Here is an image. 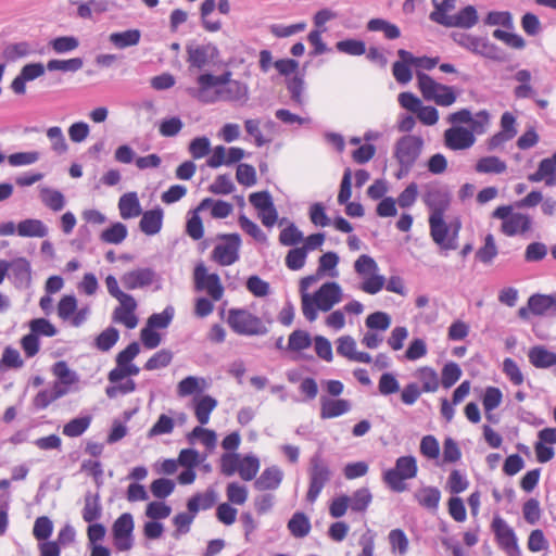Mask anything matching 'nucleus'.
I'll return each mask as SVG.
<instances>
[{
    "label": "nucleus",
    "mask_w": 556,
    "mask_h": 556,
    "mask_svg": "<svg viewBox=\"0 0 556 556\" xmlns=\"http://www.w3.org/2000/svg\"><path fill=\"white\" fill-rule=\"evenodd\" d=\"M430 236L432 240L443 250H455L460 224L452 229L444 216H429Z\"/></svg>",
    "instance_id": "1a4fd4ad"
},
{
    "label": "nucleus",
    "mask_w": 556,
    "mask_h": 556,
    "mask_svg": "<svg viewBox=\"0 0 556 556\" xmlns=\"http://www.w3.org/2000/svg\"><path fill=\"white\" fill-rule=\"evenodd\" d=\"M239 476L244 481L253 480L260 470V459L253 454L240 456Z\"/></svg>",
    "instance_id": "79ce46f5"
},
{
    "label": "nucleus",
    "mask_w": 556,
    "mask_h": 556,
    "mask_svg": "<svg viewBox=\"0 0 556 556\" xmlns=\"http://www.w3.org/2000/svg\"><path fill=\"white\" fill-rule=\"evenodd\" d=\"M52 374L56 377V381L71 387L79 381L77 372L72 370L64 361H59L53 365Z\"/></svg>",
    "instance_id": "49530a36"
},
{
    "label": "nucleus",
    "mask_w": 556,
    "mask_h": 556,
    "mask_svg": "<svg viewBox=\"0 0 556 556\" xmlns=\"http://www.w3.org/2000/svg\"><path fill=\"white\" fill-rule=\"evenodd\" d=\"M175 315L173 306H166L162 313L152 314L147 321V326L152 329H164L169 326Z\"/></svg>",
    "instance_id": "603ef678"
},
{
    "label": "nucleus",
    "mask_w": 556,
    "mask_h": 556,
    "mask_svg": "<svg viewBox=\"0 0 556 556\" xmlns=\"http://www.w3.org/2000/svg\"><path fill=\"white\" fill-rule=\"evenodd\" d=\"M479 21L477 9L473 5H467L451 17L441 16L440 25L444 27H458L464 29L472 28Z\"/></svg>",
    "instance_id": "6ab92c4d"
},
{
    "label": "nucleus",
    "mask_w": 556,
    "mask_h": 556,
    "mask_svg": "<svg viewBox=\"0 0 556 556\" xmlns=\"http://www.w3.org/2000/svg\"><path fill=\"white\" fill-rule=\"evenodd\" d=\"M531 227V217L522 213H514L506 222L502 223V231L508 237L525 233L529 231Z\"/></svg>",
    "instance_id": "a878e982"
},
{
    "label": "nucleus",
    "mask_w": 556,
    "mask_h": 556,
    "mask_svg": "<svg viewBox=\"0 0 556 556\" xmlns=\"http://www.w3.org/2000/svg\"><path fill=\"white\" fill-rule=\"evenodd\" d=\"M531 182H544L547 187L556 186V152L551 157L543 159L538 169L528 176Z\"/></svg>",
    "instance_id": "412c9836"
},
{
    "label": "nucleus",
    "mask_w": 556,
    "mask_h": 556,
    "mask_svg": "<svg viewBox=\"0 0 556 556\" xmlns=\"http://www.w3.org/2000/svg\"><path fill=\"white\" fill-rule=\"evenodd\" d=\"M282 479V470L278 466H270L255 480L254 488L258 491L277 490Z\"/></svg>",
    "instance_id": "bb28decb"
},
{
    "label": "nucleus",
    "mask_w": 556,
    "mask_h": 556,
    "mask_svg": "<svg viewBox=\"0 0 556 556\" xmlns=\"http://www.w3.org/2000/svg\"><path fill=\"white\" fill-rule=\"evenodd\" d=\"M140 31L138 29H129L122 33H112L110 41L119 49L136 46L140 40Z\"/></svg>",
    "instance_id": "de8ad7c7"
},
{
    "label": "nucleus",
    "mask_w": 556,
    "mask_h": 556,
    "mask_svg": "<svg viewBox=\"0 0 556 556\" xmlns=\"http://www.w3.org/2000/svg\"><path fill=\"white\" fill-rule=\"evenodd\" d=\"M155 277V273L151 268H137L125 273L121 277L123 286L128 290L141 289L150 286Z\"/></svg>",
    "instance_id": "4be33fe9"
},
{
    "label": "nucleus",
    "mask_w": 556,
    "mask_h": 556,
    "mask_svg": "<svg viewBox=\"0 0 556 556\" xmlns=\"http://www.w3.org/2000/svg\"><path fill=\"white\" fill-rule=\"evenodd\" d=\"M92 421L90 415L76 417L63 426V434L68 438L80 437L89 428Z\"/></svg>",
    "instance_id": "c03bdc74"
},
{
    "label": "nucleus",
    "mask_w": 556,
    "mask_h": 556,
    "mask_svg": "<svg viewBox=\"0 0 556 556\" xmlns=\"http://www.w3.org/2000/svg\"><path fill=\"white\" fill-rule=\"evenodd\" d=\"M127 235V227L123 223L116 222L101 232L100 239L105 243L119 244L126 239Z\"/></svg>",
    "instance_id": "a18cd8bd"
},
{
    "label": "nucleus",
    "mask_w": 556,
    "mask_h": 556,
    "mask_svg": "<svg viewBox=\"0 0 556 556\" xmlns=\"http://www.w3.org/2000/svg\"><path fill=\"white\" fill-rule=\"evenodd\" d=\"M496 255L497 247L495 244L494 237L489 233L484 238L483 247L477 251L476 257L484 264H490Z\"/></svg>",
    "instance_id": "052dcab7"
},
{
    "label": "nucleus",
    "mask_w": 556,
    "mask_h": 556,
    "mask_svg": "<svg viewBox=\"0 0 556 556\" xmlns=\"http://www.w3.org/2000/svg\"><path fill=\"white\" fill-rule=\"evenodd\" d=\"M227 323L240 336H263L268 332L262 319L244 308H230Z\"/></svg>",
    "instance_id": "20e7f679"
},
{
    "label": "nucleus",
    "mask_w": 556,
    "mask_h": 556,
    "mask_svg": "<svg viewBox=\"0 0 556 556\" xmlns=\"http://www.w3.org/2000/svg\"><path fill=\"white\" fill-rule=\"evenodd\" d=\"M223 239L227 242L214 248L212 258L222 266H229L239 260L241 239L238 233L224 235Z\"/></svg>",
    "instance_id": "ddd939ff"
},
{
    "label": "nucleus",
    "mask_w": 556,
    "mask_h": 556,
    "mask_svg": "<svg viewBox=\"0 0 556 556\" xmlns=\"http://www.w3.org/2000/svg\"><path fill=\"white\" fill-rule=\"evenodd\" d=\"M528 305L534 315L556 312V292L553 294H533L529 298Z\"/></svg>",
    "instance_id": "7c9ffc66"
},
{
    "label": "nucleus",
    "mask_w": 556,
    "mask_h": 556,
    "mask_svg": "<svg viewBox=\"0 0 556 556\" xmlns=\"http://www.w3.org/2000/svg\"><path fill=\"white\" fill-rule=\"evenodd\" d=\"M351 403L344 399L320 397V417L330 419L342 416L351 410Z\"/></svg>",
    "instance_id": "b1692460"
},
{
    "label": "nucleus",
    "mask_w": 556,
    "mask_h": 556,
    "mask_svg": "<svg viewBox=\"0 0 556 556\" xmlns=\"http://www.w3.org/2000/svg\"><path fill=\"white\" fill-rule=\"evenodd\" d=\"M354 271L362 279L359 289L368 294H377L384 288L386 278L379 274L377 262L367 254L359 255L354 262Z\"/></svg>",
    "instance_id": "7ed1b4c3"
},
{
    "label": "nucleus",
    "mask_w": 556,
    "mask_h": 556,
    "mask_svg": "<svg viewBox=\"0 0 556 556\" xmlns=\"http://www.w3.org/2000/svg\"><path fill=\"white\" fill-rule=\"evenodd\" d=\"M491 530L495 535L498 546L508 556H520L517 535L514 529L500 515L494 516Z\"/></svg>",
    "instance_id": "9d476101"
},
{
    "label": "nucleus",
    "mask_w": 556,
    "mask_h": 556,
    "mask_svg": "<svg viewBox=\"0 0 556 556\" xmlns=\"http://www.w3.org/2000/svg\"><path fill=\"white\" fill-rule=\"evenodd\" d=\"M514 79L519 84L514 89L516 99H527L534 94V89L531 85L532 75L528 70H519L514 75Z\"/></svg>",
    "instance_id": "e433bc0d"
},
{
    "label": "nucleus",
    "mask_w": 556,
    "mask_h": 556,
    "mask_svg": "<svg viewBox=\"0 0 556 556\" xmlns=\"http://www.w3.org/2000/svg\"><path fill=\"white\" fill-rule=\"evenodd\" d=\"M424 201L430 210V216H444L450 205V195L440 188H431L425 194Z\"/></svg>",
    "instance_id": "5701e85b"
},
{
    "label": "nucleus",
    "mask_w": 556,
    "mask_h": 556,
    "mask_svg": "<svg viewBox=\"0 0 556 556\" xmlns=\"http://www.w3.org/2000/svg\"><path fill=\"white\" fill-rule=\"evenodd\" d=\"M231 76L232 73L230 71H226L218 76L210 73H203L197 78L198 87L190 88L188 92L202 103H214L212 92H214V89L222 88L233 83L235 79H231Z\"/></svg>",
    "instance_id": "0eeeda50"
},
{
    "label": "nucleus",
    "mask_w": 556,
    "mask_h": 556,
    "mask_svg": "<svg viewBox=\"0 0 556 556\" xmlns=\"http://www.w3.org/2000/svg\"><path fill=\"white\" fill-rule=\"evenodd\" d=\"M193 276L197 290H205L214 301H219L223 298L224 288L219 276L208 274L204 264L195 266Z\"/></svg>",
    "instance_id": "f8f14e48"
},
{
    "label": "nucleus",
    "mask_w": 556,
    "mask_h": 556,
    "mask_svg": "<svg viewBox=\"0 0 556 556\" xmlns=\"http://www.w3.org/2000/svg\"><path fill=\"white\" fill-rule=\"evenodd\" d=\"M118 210L123 219L141 215L142 210L136 192H127L119 198Z\"/></svg>",
    "instance_id": "2f4dec72"
},
{
    "label": "nucleus",
    "mask_w": 556,
    "mask_h": 556,
    "mask_svg": "<svg viewBox=\"0 0 556 556\" xmlns=\"http://www.w3.org/2000/svg\"><path fill=\"white\" fill-rule=\"evenodd\" d=\"M29 329L36 337H54L58 333L56 328L46 318H35L29 321Z\"/></svg>",
    "instance_id": "69168bd1"
},
{
    "label": "nucleus",
    "mask_w": 556,
    "mask_h": 556,
    "mask_svg": "<svg viewBox=\"0 0 556 556\" xmlns=\"http://www.w3.org/2000/svg\"><path fill=\"white\" fill-rule=\"evenodd\" d=\"M187 54V61L190 66L201 70L210 62L216 60L219 56V51L215 45L210 42L205 45L188 46Z\"/></svg>",
    "instance_id": "dca6fc26"
},
{
    "label": "nucleus",
    "mask_w": 556,
    "mask_h": 556,
    "mask_svg": "<svg viewBox=\"0 0 556 556\" xmlns=\"http://www.w3.org/2000/svg\"><path fill=\"white\" fill-rule=\"evenodd\" d=\"M312 345V338L308 332L304 330H294L288 340V350L300 352L308 349Z\"/></svg>",
    "instance_id": "864d4df0"
},
{
    "label": "nucleus",
    "mask_w": 556,
    "mask_h": 556,
    "mask_svg": "<svg viewBox=\"0 0 556 556\" xmlns=\"http://www.w3.org/2000/svg\"><path fill=\"white\" fill-rule=\"evenodd\" d=\"M235 190V185L230 175H218L215 180L210 185L208 191L214 194H230Z\"/></svg>",
    "instance_id": "774afa93"
},
{
    "label": "nucleus",
    "mask_w": 556,
    "mask_h": 556,
    "mask_svg": "<svg viewBox=\"0 0 556 556\" xmlns=\"http://www.w3.org/2000/svg\"><path fill=\"white\" fill-rule=\"evenodd\" d=\"M372 495L367 488L356 490L351 496H348L350 508L353 511L362 513L367 509L371 503Z\"/></svg>",
    "instance_id": "8fccbe9b"
},
{
    "label": "nucleus",
    "mask_w": 556,
    "mask_h": 556,
    "mask_svg": "<svg viewBox=\"0 0 556 556\" xmlns=\"http://www.w3.org/2000/svg\"><path fill=\"white\" fill-rule=\"evenodd\" d=\"M49 229L45 223L36 218H27L17 224V235L29 238H43Z\"/></svg>",
    "instance_id": "473e14b6"
},
{
    "label": "nucleus",
    "mask_w": 556,
    "mask_h": 556,
    "mask_svg": "<svg viewBox=\"0 0 556 556\" xmlns=\"http://www.w3.org/2000/svg\"><path fill=\"white\" fill-rule=\"evenodd\" d=\"M173 359V353L169 350H160L153 354L144 364L147 370H156L164 368L170 364Z\"/></svg>",
    "instance_id": "e2e57ef3"
},
{
    "label": "nucleus",
    "mask_w": 556,
    "mask_h": 556,
    "mask_svg": "<svg viewBox=\"0 0 556 556\" xmlns=\"http://www.w3.org/2000/svg\"><path fill=\"white\" fill-rule=\"evenodd\" d=\"M208 207H211V215L213 218H226L233 210V206L226 201L205 198L201 201L197 211H203Z\"/></svg>",
    "instance_id": "c9c22d12"
},
{
    "label": "nucleus",
    "mask_w": 556,
    "mask_h": 556,
    "mask_svg": "<svg viewBox=\"0 0 556 556\" xmlns=\"http://www.w3.org/2000/svg\"><path fill=\"white\" fill-rule=\"evenodd\" d=\"M418 471L417 462L414 456H401L395 462V467L383 472L384 483L394 492L406 490L405 480L416 477Z\"/></svg>",
    "instance_id": "39448f33"
},
{
    "label": "nucleus",
    "mask_w": 556,
    "mask_h": 556,
    "mask_svg": "<svg viewBox=\"0 0 556 556\" xmlns=\"http://www.w3.org/2000/svg\"><path fill=\"white\" fill-rule=\"evenodd\" d=\"M118 303V306L113 311V321L124 325L127 329L136 328L138 325V317L136 315L138 304L135 298L130 294L119 300Z\"/></svg>",
    "instance_id": "f3484780"
},
{
    "label": "nucleus",
    "mask_w": 556,
    "mask_h": 556,
    "mask_svg": "<svg viewBox=\"0 0 556 556\" xmlns=\"http://www.w3.org/2000/svg\"><path fill=\"white\" fill-rule=\"evenodd\" d=\"M188 150L194 160L202 159L210 153L211 141L205 136L197 137L190 141Z\"/></svg>",
    "instance_id": "338daca9"
},
{
    "label": "nucleus",
    "mask_w": 556,
    "mask_h": 556,
    "mask_svg": "<svg viewBox=\"0 0 556 556\" xmlns=\"http://www.w3.org/2000/svg\"><path fill=\"white\" fill-rule=\"evenodd\" d=\"M506 168V163L494 155L483 156L475 165V169L479 174H502Z\"/></svg>",
    "instance_id": "4c0bfd02"
},
{
    "label": "nucleus",
    "mask_w": 556,
    "mask_h": 556,
    "mask_svg": "<svg viewBox=\"0 0 556 556\" xmlns=\"http://www.w3.org/2000/svg\"><path fill=\"white\" fill-rule=\"evenodd\" d=\"M47 138L50 141L51 151L58 155H63L68 151V144L66 142L63 130L59 126L49 127L46 131Z\"/></svg>",
    "instance_id": "37998d69"
},
{
    "label": "nucleus",
    "mask_w": 556,
    "mask_h": 556,
    "mask_svg": "<svg viewBox=\"0 0 556 556\" xmlns=\"http://www.w3.org/2000/svg\"><path fill=\"white\" fill-rule=\"evenodd\" d=\"M414 498L422 508L434 513L439 508L441 491L437 486H422L415 491Z\"/></svg>",
    "instance_id": "cd10ccee"
},
{
    "label": "nucleus",
    "mask_w": 556,
    "mask_h": 556,
    "mask_svg": "<svg viewBox=\"0 0 556 556\" xmlns=\"http://www.w3.org/2000/svg\"><path fill=\"white\" fill-rule=\"evenodd\" d=\"M47 66L42 63H29L22 67L20 74L11 83V89L15 94L26 92V83L33 81L45 74Z\"/></svg>",
    "instance_id": "aec40b11"
},
{
    "label": "nucleus",
    "mask_w": 556,
    "mask_h": 556,
    "mask_svg": "<svg viewBox=\"0 0 556 556\" xmlns=\"http://www.w3.org/2000/svg\"><path fill=\"white\" fill-rule=\"evenodd\" d=\"M331 470L320 454H315L309 459L308 478L309 485L306 500L314 503L326 484L331 480Z\"/></svg>",
    "instance_id": "6e6552de"
},
{
    "label": "nucleus",
    "mask_w": 556,
    "mask_h": 556,
    "mask_svg": "<svg viewBox=\"0 0 556 556\" xmlns=\"http://www.w3.org/2000/svg\"><path fill=\"white\" fill-rule=\"evenodd\" d=\"M389 543L394 553L403 556L408 551V539L402 529H393L389 533Z\"/></svg>",
    "instance_id": "bf43d9fd"
},
{
    "label": "nucleus",
    "mask_w": 556,
    "mask_h": 556,
    "mask_svg": "<svg viewBox=\"0 0 556 556\" xmlns=\"http://www.w3.org/2000/svg\"><path fill=\"white\" fill-rule=\"evenodd\" d=\"M417 85L425 100L434 102L439 106H451L457 100V93L452 86L434 80L428 74L416 73Z\"/></svg>",
    "instance_id": "f03ea898"
},
{
    "label": "nucleus",
    "mask_w": 556,
    "mask_h": 556,
    "mask_svg": "<svg viewBox=\"0 0 556 556\" xmlns=\"http://www.w3.org/2000/svg\"><path fill=\"white\" fill-rule=\"evenodd\" d=\"M206 388V380L194 376H188L177 384V394L186 397L194 393H200Z\"/></svg>",
    "instance_id": "ea45409f"
},
{
    "label": "nucleus",
    "mask_w": 556,
    "mask_h": 556,
    "mask_svg": "<svg viewBox=\"0 0 556 556\" xmlns=\"http://www.w3.org/2000/svg\"><path fill=\"white\" fill-rule=\"evenodd\" d=\"M40 200L53 212H60L65 206V197L63 193L49 187L40 188Z\"/></svg>",
    "instance_id": "58836bf2"
},
{
    "label": "nucleus",
    "mask_w": 556,
    "mask_h": 556,
    "mask_svg": "<svg viewBox=\"0 0 556 556\" xmlns=\"http://www.w3.org/2000/svg\"><path fill=\"white\" fill-rule=\"evenodd\" d=\"M397 55L403 61L410 62L412 65H414L418 68L427 70V71L434 68L439 62V58H428V56L416 58L410 52H408L404 49H400L397 51Z\"/></svg>",
    "instance_id": "3c124183"
},
{
    "label": "nucleus",
    "mask_w": 556,
    "mask_h": 556,
    "mask_svg": "<svg viewBox=\"0 0 556 556\" xmlns=\"http://www.w3.org/2000/svg\"><path fill=\"white\" fill-rule=\"evenodd\" d=\"M189 443L193 444L195 439H200L203 445L207 448H213L216 445V433L213 430L203 428L201 425L195 427L188 434Z\"/></svg>",
    "instance_id": "5fc2aeb1"
},
{
    "label": "nucleus",
    "mask_w": 556,
    "mask_h": 556,
    "mask_svg": "<svg viewBox=\"0 0 556 556\" xmlns=\"http://www.w3.org/2000/svg\"><path fill=\"white\" fill-rule=\"evenodd\" d=\"M217 501V493L213 489H207L204 493H197L188 500V511L197 515L200 510L212 508Z\"/></svg>",
    "instance_id": "c756f323"
},
{
    "label": "nucleus",
    "mask_w": 556,
    "mask_h": 556,
    "mask_svg": "<svg viewBox=\"0 0 556 556\" xmlns=\"http://www.w3.org/2000/svg\"><path fill=\"white\" fill-rule=\"evenodd\" d=\"M453 40L462 48L473 54L493 60L502 61V50L491 42L486 37L473 36L466 33H453Z\"/></svg>",
    "instance_id": "423d86ee"
},
{
    "label": "nucleus",
    "mask_w": 556,
    "mask_h": 556,
    "mask_svg": "<svg viewBox=\"0 0 556 556\" xmlns=\"http://www.w3.org/2000/svg\"><path fill=\"white\" fill-rule=\"evenodd\" d=\"M476 142L471 130L463 126H453L444 131V144L453 151L467 150Z\"/></svg>",
    "instance_id": "2eb2a0df"
},
{
    "label": "nucleus",
    "mask_w": 556,
    "mask_h": 556,
    "mask_svg": "<svg viewBox=\"0 0 556 556\" xmlns=\"http://www.w3.org/2000/svg\"><path fill=\"white\" fill-rule=\"evenodd\" d=\"M529 362L535 368H549L556 365V353L548 351L544 345L532 346L528 352Z\"/></svg>",
    "instance_id": "c85d7f7f"
},
{
    "label": "nucleus",
    "mask_w": 556,
    "mask_h": 556,
    "mask_svg": "<svg viewBox=\"0 0 556 556\" xmlns=\"http://www.w3.org/2000/svg\"><path fill=\"white\" fill-rule=\"evenodd\" d=\"M84 65V62L80 58H74L68 60H58L53 59L48 61L47 70L48 71H62V72H77Z\"/></svg>",
    "instance_id": "6e6d98bb"
},
{
    "label": "nucleus",
    "mask_w": 556,
    "mask_h": 556,
    "mask_svg": "<svg viewBox=\"0 0 556 556\" xmlns=\"http://www.w3.org/2000/svg\"><path fill=\"white\" fill-rule=\"evenodd\" d=\"M304 79L301 76H293L287 80V89L291 96L292 101L298 105L304 104Z\"/></svg>",
    "instance_id": "0e129e2a"
},
{
    "label": "nucleus",
    "mask_w": 556,
    "mask_h": 556,
    "mask_svg": "<svg viewBox=\"0 0 556 556\" xmlns=\"http://www.w3.org/2000/svg\"><path fill=\"white\" fill-rule=\"evenodd\" d=\"M415 377L421 382L424 392H435L439 389L440 380L437 371L428 366L416 370Z\"/></svg>",
    "instance_id": "a19ab883"
},
{
    "label": "nucleus",
    "mask_w": 556,
    "mask_h": 556,
    "mask_svg": "<svg viewBox=\"0 0 556 556\" xmlns=\"http://www.w3.org/2000/svg\"><path fill=\"white\" fill-rule=\"evenodd\" d=\"M9 275L16 285L23 286L30 281V264L24 257H18L9 263Z\"/></svg>",
    "instance_id": "f704fd0d"
},
{
    "label": "nucleus",
    "mask_w": 556,
    "mask_h": 556,
    "mask_svg": "<svg viewBox=\"0 0 556 556\" xmlns=\"http://www.w3.org/2000/svg\"><path fill=\"white\" fill-rule=\"evenodd\" d=\"M141 214L142 217L139 223L140 230L147 236H154L159 233L163 226V210L161 207H156Z\"/></svg>",
    "instance_id": "393cba45"
},
{
    "label": "nucleus",
    "mask_w": 556,
    "mask_h": 556,
    "mask_svg": "<svg viewBox=\"0 0 556 556\" xmlns=\"http://www.w3.org/2000/svg\"><path fill=\"white\" fill-rule=\"evenodd\" d=\"M118 338V330L113 327H109L97 337L96 345L100 351L108 352L115 345Z\"/></svg>",
    "instance_id": "680f3d73"
},
{
    "label": "nucleus",
    "mask_w": 556,
    "mask_h": 556,
    "mask_svg": "<svg viewBox=\"0 0 556 556\" xmlns=\"http://www.w3.org/2000/svg\"><path fill=\"white\" fill-rule=\"evenodd\" d=\"M101 516V505L99 503V497L91 496L90 494L85 497V506L83 508V519L86 522H93L99 519Z\"/></svg>",
    "instance_id": "13d9d810"
},
{
    "label": "nucleus",
    "mask_w": 556,
    "mask_h": 556,
    "mask_svg": "<svg viewBox=\"0 0 556 556\" xmlns=\"http://www.w3.org/2000/svg\"><path fill=\"white\" fill-rule=\"evenodd\" d=\"M288 529L295 538H304L309 533L311 522L303 513H295L288 522Z\"/></svg>",
    "instance_id": "09e8293b"
},
{
    "label": "nucleus",
    "mask_w": 556,
    "mask_h": 556,
    "mask_svg": "<svg viewBox=\"0 0 556 556\" xmlns=\"http://www.w3.org/2000/svg\"><path fill=\"white\" fill-rule=\"evenodd\" d=\"M336 49L341 53L358 56L366 52V45L363 40L345 39L338 41L336 43Z\"/></svg>",
    "instance_id": "4d7b16f0"
},
{
    "label": "nucleus",
    "mask_w": 556,
    "mask_h": 556,
    "mask_svg": "<svg viewBox=\"0 0 556 556\" xmlns=\"http://www.w3.org/2000/svg\"><path fill=\"white\" fill-rule=\"evenodd\" d=\"M214 97V103L217 101H227L244 104L249 100V88L248 85L233 80L225 87L214 89L212 92Z\"/></svg>",
    "instance_id": "a211bd4d"
},
{
    "label": "nucleus",
    "mask_w": 556,
    "mask_h": 556,
    "mask_svg": "<svg viewBox=\"0 0 556 556\" xmlns=\"http://www.w3.org/2000/svg\"><path fill=\"white\" fill-rule=\"evenodd\" d=\"M316 306L321 312H329L336 304L342 301V289L339 283L328 281L314 293Z\"/></svg>",
    "instance_id": "4468645a"
},
{
    "label": "nucleus",
    "mask_w": 556,
    "mask_h": 556,
    "mask_svg": "<svg viewBox=\"0 0 556 556\" xmlns=\"http://www.w3.org/2000/svg\"><path fill=\"white\" fill-rule=\"evenodd\" d=\"M217 407V401L211 395L194 399V415L201 426L210 421L211 413Z\"/></svg>",
    "instance_id": "72a5a7b5"
},
{
    "label": "nucleus",
    "mask_w": 556,
    "mask_h": 556,
    "mask_svg": "<svg viewBox=\"0 0 556 556\" xmlns=\"http://www.w3.org/2000/svg\"><path fill=\"white\" fill-rule=\"evenodd\" d=\"M134 518L129 513L122 514L112 526L113 544L118 552H128L134 546Z\"/></svg>",
    "instance_id": "9b49d317"
},
{
    "label": "nucleus",
    "mask_w": 556,
    "mask_h": 556,
    "mask_svg": "<svg viewBox=\"0 0 556 556\" xmlns=\"http://www.w3.org/2000/svg\"><path fill=\"white\" fill-rule=\"evenodd\" d=\"M424 149V139L416 135H404L396 140L393 148V157L400 165L395 174L397 179L406 177L419 159Z\"/></svg>",
    "instance_id": "f257e3e1"
}]
</instances>
